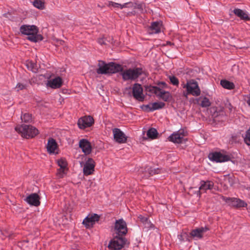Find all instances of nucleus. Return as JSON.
<instances>
[{
    "label": "nucleus",
    "mask_w": 250,
    "mask_h": 250,
    "mask_svg": "<svg viewBox=\"0 0 250 250\" xmlns=\"http://www.w3.org/2000/svg\"><path fill=\"white\" fill-rule=\"evenodd\" d=\"M98 66L99 68L97 69V73L99 74L111 75L123 70L122 65L113 62L106 63L104 61H100Z\"/></svg>",
    "instance_id": "1"
},
{
    "label": "nucleus",
    "mask_w": 250,
    "mask_h": 250,
    "mask_svg": "<svg viewBox=\"0 0 250 250\" xmlns=\"http://www.w3.org/2000/svg\"><path fill=\"white\" fill-rule=\"evenodd\" d=\"M20 31L22 34L28 35L27 39L32 42H36L43 39L41 35L38 34V28L36 25H22Z\"/></svg>",
    "instance_id": "2"
},
{
    "label": "nucleus",
    "mask_w": 250,
    "mask_h": 250,
    "mask_svg": "<svg viewBox=\"0 0 250 250\" xmlns=\"http://www.w3.org/2000/svg\"><path fill=\"white\" fill-rule=\"evenodd\" d=\"M121 75L122 76L123 80L124 81L128 80L135 81L142 74H145V71L142 67H135L133 68H129L126 70L120 71Z\"/></svg>",
    "instance_id": "3"
},
{
    "label": "nucleus",
    "mask_w": 250,
    "mask_h": 250,
    "mask_svg": "<svg viewBox=\"0 0 250 250\" xmlns=\"http://www.w3.org/2000/svg\"><path fill=\"white\" fill-rule=\"evenodd\" d=\"M15 129L22 137L26 139L33 138L39 134L38 130L31 125H22L16 126Z\"/></svg>",
    "instance_id": "4"
},
{
    "label": "nucleus",
    "mask_w": 250,
    "mask_h": 250,
    "mask_svg": "<svg viewBox=\"0 0 250 250\" xmlns=\"http://www.w3.org/2000/svg\"><path fill=\"white\" fill-rule=\"evenodd\" d=\"M183 87L187 89V93H184L185 96H187V95L198 96L201 94V90L198 83L193 79L187 81L186 84H183Z\"/></svg>",
    "instance_id": "5"
},
{
    "label": "nucleus",
    "mask_w": 250,
    "mask_h": 250,
    "mask_svg": "<svg viewBox=\"0 0 250 250\" xmlns=\"http://www.w3.org/2000/svg\"><path fill=\"white\" fill-rule=\"evenodd\" d=\"M126 241L125 237L115 235L110 241L108 248L110 250H120L124 246Z\"/></svg>",
    "instance_id": "6"
},
{
    "label": "nucleus",
    "mask_w": 250,
    "mask_h": 250,
    "mask_svg": "<svg viewBox=\"0 0 250 250\" xmlns=\"http://www.w3.org/2000/svg\"><path fill=\"white\" fill-rule=\"evenodd\" d=\"M126 222L123 219L116 220L114 225V231L117 235L124 237L127 233Z\"/></svg>",
    "instance_id": "7"
},
{
    "label": "nucleus",
    "mask_w": 250,
    "mask_h": 250,
    "mask_svg": "<svg viewBox=\"0 0 250 250\" xmlns=\"http://www.w3.org/2000/svg\"><path fill=\"white\" fill-rule=\"evenodd\" d=\"M208 157L210 160L217 163L227 162L231 159L230 155L222 153L220 152L210 153Z\"/></svg>",
    "instance_id": "8"
},
{
    "label": "nucleus",
    "mask_w": 250,
    "mask_h": 250,
    "mask_svg": "<svg viewBox=\"0 0 250 250\" xmlns=\"http://www.w3.org/2000/svg\"><path fill=\"white\" fill-rule=\"evenodd\" d=\"M94 123L93 118L91 116H85L78 121V125L80 129H84L91 126Z\"/></svg>",
    "instance_id": "9"
},
{
    "label": "nucleus",
    "mask_w": 250,
    "mask_h": 250,
    "mask_svg": "<svg viewBox=\"0 0 250 250\" xmlns=\"http://www.w3.org/2000/svg\"><path fill=\"white\" fill-rule=\"evenodd\" d=\"M132 95L136 100L140 102L144 101L145 96L143 94V87L140 84L135 83L133 85Z\"/></svg>",
    "instance_id": "10"
},
{
    "label": "nucleus",
    "mask_w": 250,
    "mask_h": 250,
    "mask_svg": "<svg viewBox=\"0 0 250 250\" xmlns=\"http://www.w3.org/2000/svg\"><path fill=\"white\" fill-rule=\"evenodd\" d=\"M100 218V216L96 213L88 215L83 219V224L86 229H91L93 227L96 222L99 221Z\"/></svg>",
    "instance_id": "11"
},
{
    "label": "nucleus",
    "mask_w": 250,
    "mask_h": 250,
    "mask_svg": "<svg viewBox=\"0 0 250 250\" xmlns=\"http://www.w3.org/2000/svg\"><path fill=\"white\" fill-rule=\"evenodd\" d=\"M113 137L115 141L118 144H124L127 141V137L119 128H114L112 129Z\"/></svg>",
    "instance_id": "12"
},
{
    "label": "nucleus",
    "mask_w": 250,
    "mask_h": 250,
    "mask_svg": "<svg viewBox=\"0 0 250 250\" xmlns=\"http://www.w3.org/2000/svg\"><path fill=\"white\" fill-rule=\"evenodd\" d=\"M222 199L227 203H230L231 205L237 208L245 207L247 206V203L243 200L236 198H230L222 196Z\"/></svg>",
    "instance_id": "13"
},
{
    "label": "nucleus",
    "mask_w": 250,
    "mask_h": 250,
    "mask_svg": "<svg viewBox=\"0 0 250 250\" xmlns=\"http://www.w3.org/2000/svg\"><path fill=\"white\" fill-rule=\"evenodd\" d=\"M95 163L93 159L88 158L86 160L83 168V172L84 175L87 176L92 174L94 171Z\"/></svg>",
    "instance_id": "14"
},
{
    "label": "nucleus",
    "mask_w": 250,
    "mask_h": 250,
    "mask_svg": "<svg viewBox=\"0 0 250 250\" xmlns=\"http://www.w3.org/2000/svg\"><path fill=\"white\" fill-rule=\"evenodd\" d=\"M79 147L85 155L90 154L92 151L91 143L86 139H83L80 141Z\"/></svg>",
    "instance_id": "15"
},
{
    "label": "nucleus",
    "mask_w": 250,
    "mask_h": 250,
    "mask_svg": "<svg viewBox=\"0 0 250 250\" xmlns=\"http://www.w3.org/2000/svg\"><path fill=\"white\" fill-rule=\"evenodd\" d=\"M62 79L58 76L54 79L47 81L46 86L53 89H57L62 86Z\"/></svg>",
    "instance_id": "16"
},
{
    "label": "nucleus",
    "mask_w": 250,
    "mask_h": 250,
    "mask_svg": "<svg viewBox=\"0 0 250 250\" xmlns=\"http://www.w3.org/2000/svg\"><path fill=\"white\" fill-rule=\"evenodd\" d=\"M40 196L36 193L28 195L24 200L29 205L38 207L40 205Z\"/></svg>",
    "instance_id": "17"
},
{
    "label": "nucleus",
    "mask_w": 250,
    "mask_h": 250,
    "mask_svg": "<svg viewBox=\"0 0 250 250\" xmlns=\"http://www.w3.org/2000/svg\"><path fill=\"white\" fill-rule=\"evenodd\" d=\"M162 22L156 21L151 22L150 26L148 27V33L149 34H158L161 32Z\"/></svg>",
    "instance_id": "18"
},
{
    "label": "nucleus",
    "mask_w": 250,
    "mask_h": 250,
    "mask_svg": "<svg viewBox=\"0 0 250 250\" xmlns=\"http://www.w3.org/2000/svg\"><path fill=\"white\" fill-rule=\"evenodd\" d=\"M184 136V131L179 130L177 132H174L170 135L168 137V139L171 142L180 144L182 142Z\"/></svg>",
    "instance_id": "19"
},
{
    "label": "nucleus",
    "mask_w": 250,
    "mask_h": 250,
    "mask_svg": "<svg viewBox=\"0 0 250 250\" xmlns=\"http://www.w3.org/2000/svg\"><path fill=\"white\" fill-rule=\"evenodd\" d=\"M208 230L209 228L207 227L196 228L191 231L190 235L191 237L200 239L203 238V233Z\"/></svg>",
    "instance_id": "20"
},
{
    "label": "nucleus",
    "mask_w": 250,
    "mask_h": 250,
    "mask_svg": "<svg viewBox=\"0 0 250 250\" xmlns=\"http://www.w3.org/2000/svg\"><path fill=\"white\" fill-rule=\"evenodd\" d=\"M57 148L58 145L56 140L52 138H50L48 140L46 146L47 151L50 154H54L55 153V150Z\"/></svg>",
    "instance_id": "21"
},
{
    "label": "nucleus",
    "mask_w": 250,
    "mask_h": 250,
    "mask_svg": "<svg viewBox=\"0 0 250 250\" xmlns=\"http://www.w3.org/2000/svg\"><path fill=\"white\" fill-rule=\"evenodd\" d=\"M161 169L159 168H152V167H146L145 168V173L142 176L143 178L147 179L155 174L161 173Z\"/></svg>",
    "instance_id": "22"
},
{
    "label": "nucleus",
    "mask_w": 250,
    "mask_h": 250,
    "mask_svg": "<svg viewBox=\"0 0 250 250\" xmlns=\"http://www.w3.org/2000/svg\"><path fill=\"white\" fill-rule=\"evenodd\" d=\"M214 186V184L210 181H201L200 182V187L199 188V192H206L208 189H211Z\"/></svg>",
    "instance_id": "23"
},
{
    "label": "nucleus",
    "mask_w": 250,
    "mask_h": 250,
    "mask_svg": "<svg viewBox=\"0 0 250 250\" xmlns=\"http://www.w3.org/2000/svg\"><path fill=\"white\" fill-rule=\"evenodd\" d=\"M234 14L241 20L245 21L250 20V18L248 15L242 10L238 8H235L233 10Z\"/></svg>",
    "instance_id": "24"
},
{
    "label": "nucleus",
    "mask_w": 250,
    "mask_h": 250,
    "mask_svg": "<svg viewBox=\"0 0 250 250\" xmlns=\"http://www.w3.org/2000/svg\"><path fill=\"white\" fill-rule=\"evenodd\" d=\"M157 97L162 99L165 102L168 101L171 98V95L168 91L161 90L157 95Z\"/></svg>",
    "instance_id": "25"
},
{
    "label": "nucleus",
    "mask_w": 250,
    "mask_h": 250,
    "mask_svg": "<svg viewBox=\"0 0 250 250\" xmlns=\"http://www.w3.org/2000/svg\"><path fill=\"white\" fill-rule=\"evenodd\" d=\"M220 84L223 88L229 90L233 89L235 87V85L232 82H229L227 80H221Z\"/></svg>",
    "instance_id": "26"
},
{
    "label": "nucleus",
    "mask_w": 250,
    "mask_h": 250,
    "mask_svg": "<svg viewBox=\"0 0 250 250\" xmlns=\"http://www.w3.org/2000/svg\"><path fill=\"white\" fill-rule=\"evenodd\" d=\"M26 66L28 70L34 73H37L38 71V66L37 64L32 61H27L26 62Z\"/></svg>",
    "instance_id": "27"
},
{
    "label": "nucleus",
    "mask_w": 250,
    "mask_h": 250,
    "mask_svg": "<svg viewBox=\"0 0 250 250\" xmlns=\"http://www.w3.org/2000/svg\"><path fill=\"white\" fill-rule=\"evenodd\" d=\"M139 218L140 221L145 225L146 227L148 229H151L154 228V225L151 223L148 220V218L140 215Z\"/></svg>",
    "instance_id": "28"
},
{
    "label": "nucleus",
    "mask_w": 250,
    "mask_h": 250,
    "mask_svg": "<svg viewBox=\"0 0 250 250\" xmlns=\"http://www.w3.org/2000/svg\"><path fill=\"white\" fill-rule=\"evenodd\" d=\"M151 107L150 110H152V111L158 110L160 109L163 108L165 105V104L163 102H154L151 104Z\"/></svg>",
    "instance_id": "29"
},
{
    "label": "nucleus",
    "mask_w": 250,
    "mask_h": 250,
    "mask_svg": "<svg viewBox=\"0 0 250 250\" xmlns=\"http://www.w3.org/2000/svg\"><path fill=\"white\" fill-rule=\"evenodd\" d=\"M158 133L157 130L154 128H151L147 131L146 135L149 138L152 139H155L157 137Z\"/></svg>",
    "instance_id": "30"
},
{
    "label": "nucleus",
    "mask_w": 250,
    "mask_h": 250,
    "mask_svg": "<svg viewBox=\"0 0 250 250\" xmlns=\"http://www.w3.org/2000/svg\"><path fill=\"white\" fill-rule=\"evenodd\" d=\"M178 238L181 242L191 241L190 237L187 232H182L181 234L178 235Z\"/></svg>",
    "instance_id": "31"
},
{
    "label": "nucleus",
    "mask_w": 250,
    "mask_h": 250,
    "mask_svg": "<svg viewBox=\"0 0 250 250\" xmlns=\"http://www.w3.org/2000/svg\"><path fill=\"white\" fill-rule=\"evenodd\" d=\"M146 90L148 92L156 94L157 96V95L159 93L158 92L160 91L161 89L160 87L156 86L149 85L146 87Z\"/></svg>",
    "instance_id": "32"
},
{
    "label": "nucleus",
    "mask_w": 250,
    "mask_h": 250,
    "mask_svg": "<svg viewBox=\"0 0 250 250\" xmlns=\"http://www.w3.org/2000/svg\"><path fill=\"white\" fill-rule=\"evenodd\" d=\"M199 100H202L200 105L202 107H207L209 106L211 104L209 99L206 97H204L203 98L200 97Z\"/></svg>",
    "instance_id": "33"
},
{
    "label": "nucleus",
    "mask_w": 250,
    "mask_h": 250,
    "mask_svg": "<svg viewBox=\"0 0 250 250\" xmlns=\"http://www.w3.org/2000/svg\"><path fill=\"white\" fill-rule=\"evenodd\" d=\"M21 119L25 123H31L32 121V115L28 113H25L21 116Z\"/></svg>",
    "instance_id": "34"
},
{
    "label": "nucleus",
    "mask_w": 250,
    "mask_h": 250,
    "mask_svg": "<svg viewBox=\"0 0 250 250\" xmlns=\"http://www.w3.org/2000/svg\"><path fill=\"white\" fill-rule=\"evenodd\" d=\"M34 7L41 10L44 8V2L41 0H35L33 2Z\"/></svg>",
    "instance_id": "35"
},
{
    "label": "nucleus",
    "mask_w": 250,
    "mask_h": 250,
    "mask_svg": "<svg viewBox=\"0 0 250 250\" xmlns=\"http://www.w3.org/2000/svg\"><path fill=\"white\" fill-rule=\"evenodd\" d=\"M243 137L244 143L248 146H250V126L249 128L246 131L245 134Z\"/></svg>",
    "instance_id": "36"
},
{
    "label": "nucleus",
    "mask_w": 250,
    "mask_h": 250,
    "mask_svg": "<svg viewBox=\"0 0 250 250\" xmlns=\"http://www.w3.org/2000/svg\"><path fill=\"white\" fill-rule=\"evenodd\" d=\"M58 165L60 167L61 170L67 169V163L64 159L61 158L58 160Z\"/></svg>",
    "instance_id": "37"
},
{
    "label": "nucleus",
    "mask_w": 250,
    "mask_h": 250,
    "mask_svg": "<svg viewBox=\"0 0 250 250\" xmlns=\"http://www.w3.org/2000/svg\"><path fill=\"white\" fill-rule=\"evenodd\" d=\"M168 78L170 80V83L174 85L178 86L179 84V81L178 79L175 76L171 75L169 76Z\"/></svg>",
    "instance_id": "38"
},
{
    "label": "nucleus",
    "mask_w": 250,
    "mask_h": 250,
    "mask_svg": "<svg viewBox=\"0 0 250 250\" xmlns=\"http://www.w3.org/2000/svg\"><path fill=\"white\" fill-rule=\"evenodd\" d=\"M217 111V108L216 107H211L210 108V112L212 113L211 115L213 118H215L218 116Z\"/></svg>",
    "instance_id": "39"
},
{
    "label": "nucleus",
    "mask_w": 250,
    "mask_h": 250,
    "mask_svg": "<svg viewBox=\"0 0 250 250\" xmlns=\"http://www.w3.org/2000/svg\"><path fill=\"white\" fill-rule=\"evenodd\" d=\"M151 104H146V105H143L142 106V109L146 111V112H152V110H150L151 109Z\"/></svg>",
    "instance_id": "40"
},
{
    "label": "nucleus",
    "mask_w": 250,
    "mask_h": 250,
    "mask_svg": "<svg viewBox=\"0 0 250 250\" xmlns=\"http://www.w3.org/2000/svg\"><path fill=\"white\" fill-rule=\"evenodd\" d=\"M16 88H17L18 91H19L26 88V85H24L21 83H18L17 84Z\"/></svg>",
    "instance_id": "41"
},
{
    "label": "nucleus",
    "mask_w": 250,
    "mask_h": 250,
    "mask_svg": "<svg viewBox=\"0 0 250 250\" xmlns=\"http://www.w3.org/2000/svg\"><path fill=\"white\" fill-rule=\"evenodd\" d=\"M108 5L109 6H111L113 7L118 8L120 7V5H121V4L113 1H109Z\"/></svg>",
    "instance_id": "42"
},
{
    "label": "nucleus",
    "mask_w": 250,
    "mask_h": 250,
    "mask_svg": "<svg viewBox=\"0 0 250 250\" xmlns=\"http://www.w3.org/2000/svg\"><path fill=\"white\" fill-rule=\"evenodd\" d=\"M98 42L101 45L106 44V40L104 38L99 39L98 40Z\"/></svg>",
    "instance_id": "43"
},
{
    "label": "nucleus",
    "mask_w": 250,
    "mask_h": 250,
    "mask_svg": "<svg viewBox=\"0 0 250 250\" xmlns=\"http://www.w3.org/2000/svg\"><path fill=\"white\" fill-rule=\"evenodd\" d=\"M158 85L159 86H163L164 87H166L167 86V83L164 82H160L158 83Z\"/></svg>",
    "instance_id": "44"
},
{
    "label": "nucleus",
    "mask_w": 250,
    "mask_h": 250,
    "mask_svg": "<svg viewBox=\"0 0 250 250\" xmlns=\"http://www.w3.org/2000/svg\"><path fill=\"white\" fill-rule=\"evenodd\" d=\"M66 169H63V170H61L60 169V168L58 169V172L60 174H64L65 173V170H66Z\"/></svg>",
    "instance_id": "45"
},
{
    "label": "nucleus",
    "mask_w": 250,
    "mask_h": 250,
    "mask_svg": "<svg viewBox=\"0 0 250 250\" xmlns=\"http://www.w3.org/2000/svg\"><path fill=\"white\" fill-rule=\"evenodd\" d=\"M127 4H128V3H124V4H121V5H120V9H122L126 7H127L126 5Z\"/></svg>",
    "instance_id": "46"
},
{
    "label": "nucleus",
    "mask_w": 250,
    "mask_h": 250,
    "mask_svg": "<svg viewBox=\"0 0 250 250\" xmlns=\"http://www.w3.org/2000/svg\"><path fill=\"white\" fill-rule=\"evenodd\" d=\"M247 103L250 106V97L248 98V99L247 100Z\"/></svg>",
    "instance_id": "47"
},
{
    "label": "nucleus",
    "mask_w": 250,
    "mask_h": 250,
    "mask_svg": "<svg viewBox=\"0 0 250 250\" xmlns=\"http://www.w3.org/2000/svg\"><path fill=\"white\" fill-rule=\"evenodd\" d=\"M137 8L138 9H141L142 8V5L141 4H139L138 6H137Z\"/></svg>",
    "instance_id": "48"
}]
</instances>
